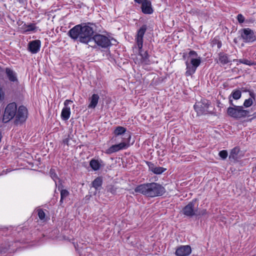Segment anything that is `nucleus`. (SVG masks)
<instances>
[{
	"label": "nucleus",
	"instance_id": "f257e3e1",
	"mask_svg": "<svg viewBox=\"0 0 256 256\" xmlns=\"http://www.w3.org/2000/svg\"><path fill=\"white\" fill-rule=\"evenodd\" d=\"M94 26L93 24H78L71 28L68 32V36L74 40H78L88 44L94 42L99 48H107L112 45L110 38L102 34L94 35Z\"/></svg>",
	"mask_w": 256,
	"mask_h": 256
},
{
	"label": "nucleus",
	"instance_id": "f03ea898",
	"mask_svg": "<svg viewBox=\"0 0 256 256\" xmlns=\"http://www.w3.org/2000/svg\"><path fill=\"white\" fill-rule=\"evenodd\" d=\"M134 192L148 197L154 198L162 196L166 192V189L160 184L151 182L137 186L134 188Z\"/></svg>",
	"mask_w": 256,
	"mask_h": 256
},
{
	"label": "nucleus",
	"instance_id": "7ed1b4c3",
	"mask_svg": "<svg viewBox=\"0 0 256 256\" xmlns=\"http://www.w3.org/2000/svg\"><path fill=\"white\" fill-rule=\"evenodd\" d=\"M227 114L236 119L245 118L250 116V110H244L243 106H238L228 107L227 109Z\"/></svg>",
	"mask_w": 256,
	"mask_h": 256
},
{
	"label": "nucleus",
	"instance_id": "20e7f679",
	"mask_svg": "<svg viewBox=\"0 0 256 256\" xmlns=\"http://www.w3.org/2000/svg\"><path fill=\"white\" fill-rule=\"evenodd\" d=\"M17 105L16 102L8 104L6 107L2 118V122L6 123L12 120L16 115Z\"/></svg>",
	"mask_w": 256,
	"mask_h": 256
},
{
	"label": "nucleus",
	"instance_id": "39448f33",
	"mask_svg": "<svg viewBox=\"0 0 256 256\" xmlns=\"http://www.w3.org/2000/svg\"><path fill=\"white\" fill-rule=\"evenodd\" d=\"M210 105V102L209 100L203 99L195 104L194 108L198 114H206L210 112L208 110Z\"/></svg>",
	"mask_w": 256,
	"mask_h": 256
},
{
	"label": "nucleus",
	"instance_id": "423d86ee",
	"mask_svg": "<svg viewBox=\"0 0 256 256\" xmlns=\"http://www.w3.org/2000/svg\"><path fill=\"white\" fill-rule=\"evenodd\" d=\"M196 199H194L186 205L182 209V214L188 217L192 218L198 216V210L195 208Z\"/></svg>",
	"mask_w": 256,
	"mask_h": 256
},
{
	"label": "nucleus",
	"instance_id": "0eeeda50",
	"mask_svg": "<svg viewBox=\"0 0 256 256\" xmlns=\"http://www.w3.org/2000/svg\"><path fill=\"white\" fill-rule=\"evenodd\" d=\"M201 62V58L198 56L197 58H192L190 60V63L188 61L186 62V76H190L193 74L197 68L200 65Z\"/></svg>",
	"mask_w": 256,
	"mask_h": 256
},
{
	"label": "nucleus",
	"instance_id": "6e6552de",
	"mask_svg": "<svg viewBox=\"0 0 256 256\" xmlns=\"http://www.w3.org/2000/svg\"><path fill=\"white\" fill-rule=\"evenodd\" d=\"M27 116L28 110L24 106H19L17 108L16 115L15 116V124H18L24 122L26 120Z\"/></svg>",
	"mask_w": 256,
	"mask_h": 256
},
{
	"label": "nucleus",
	"instance_id": "1a4fd4ad",
	"mask_svg": "<svg viewBox=\"0 0 256 256\" xmlns=\"http://www.w3.org/2000/svg\"><path fill=\"white\" fill-rule=\"evenodd\" d=\"M241 37L245 42H252L256 41V34L250 28H245L241 30Z\"/></svg>",
	"mask_w": 256,
	"mask_h": 256
},
{
	"label": "nucleus",
	"instance_id": "9d476101",
	"mask_svg": "<svg viewBox=\"0 0 256 256\" xmlns=\"http://www.w3.org/2000/svg\"><path fill=\"white\" fill-rule=\"evenodd\" d=\"M127 136H128V142H129V140L131 136L130 134H128ZM129 146L130 144L128 142L126 143V142H122L118 144H114L110 146L108 148L106 151V153L110 154L114 152H117L120 150L126 149Z\"/></svg>",
	"mask_w": 256,
	"mask_h": 256
},
{
	"label": "nucleus",
	"instance_id": "9b49d317",
	"mask_svg": "<svg viewBox=\"0 0 256 256\" xmlns=\"http://www.w3.org/2000/svg\"><path fill=\"white\" fill-rule=\"evenodd\" d=\"M147 30V26L146 24L142 25L140 28L138 30L136 37V43L138 49L142 48L143 46V37Z\"/></svg>",
	"mask_w": 256,
	"mask_h": 256
},
{
	"label": "nucleus",
	"instance_id": "f8f14e48",
	"mask_svg": "<svg viewBox=\"0 0 256 256\" xmlns=\"http://www.w3.org/2000/svg\"><path fill=\"white\" fill-rule=\"evenodd\" d=\"M191 252L190 246L188 245L181 246L176 248L175 254L177 256H187L191 253Z\"/></svg>",
	"mask_w": 256,
	"mask_h": 256
},
{
	"label": "nucleus",
	"instance_id": "ddd939ff",
	"mask_svg": "<svg viewBox=\"0 0 256 256\" xmlns=\"http://www.w3.org/2000/svg\"><path fill=\"white\" fill-rule=\"evenodd\" d=\"M41 42L36 40L30 42L28 44V50L32 54H36L40 51Z\"/></svg>",
	"mask_w": 256,
	"mask_h": 256
},
{
	"label": "nucleus",
	"instance_id": "4468645a",
	"mask_svg": "<svg viewBox=\"0 0 256 256\" xmlns=\"http://www.w3.org/2000/svg\"><path fill=\"white\" fill-rule=\"evenodd\" d=\"M72 102V101L66 100L64 102V107L63 108L61 113V117L63 120H68L70 115V108L68 106V105L70 103Z\"/></svg>",
	"mask_w": 256,
	"mask_h": 256
},
{
	"label": "nucleus",
	"instance_id": "2eb2a0df",
	"mask_svg": "<svg viewBox=\"0 0 256 256\" xmlns=\"http://www.w3.org/2000/svg\"><path fill=\"white\" fill-rule=\"evenodd\" d=\"M142 12L145 14H152L153 10L152 8L151 2L149 0H142Z\"/></svg>",
	"mask_w": 256,
	"mask_h": 256
},
{
	"label": "nucleus",
	"instance_id": "dca6fc26",
	"mask_svg": "<svg viewBox=\"0 0 256 256\" xmlns=\"http://www.w3.org/2000/svg\"><path fill=\"white\" fill-rule=\"evenodd\" d=\"M250 98L246 100L243 104V107L249 108L252 106L256 100V94L252 90H248Z\"/></svg>",
	"mask_w": 256,
	"mask_h": 256
},
{
	"label": "nucleus",
	"instance_id": "f3484780",
	"mask_svg": "<svg viewBox=\"0 0 256 256\" xmlns=\"http://www.w3.org/2000/svg\"><path fill=\"white\" fill-rule=\"evenodd\" d=\"M6 73L8 80L10 82H15L16 84L18 83L17 75L15 72H14L10 68H6Z\"/></svg>",
	"mask_w": 256,
	"mask_h": 256
},
{
	"label": "nucleus",
	"instance_id": "a211bd4d",
	"mask_svg": "<svg viewBox=\"0 0 256 256\" xmlns=\"http://www.w3.org/2000/svg\"><path fill=\"white\" fill-rule=\"evenodd\" d=\"M240 148L236 146L231 150L230 154L229 156V159L230 160H233L234 162L238 160L240 158Z\"/></svg>",
	"mask_w": 256,
	"mask_h": 256
},
{
	"label": "nucleus",
	"instance_id": "6ab92c4d",
	"mask_svg": "<svg viewBox=\"0 0 256 256\" xmlns=\"http://www.w3.org/2000/svg\"><path fill=\"white\" fill-rule=\"evenodd\" d=\"M100 97L97 94H93L91 98H90V103L88 106L89 108H94L99 100Z\"/></svg>",
	"mask_w": 256,
	"mask_h": 256
},
{
	"label": "nucleus",
	"instance_id": "aec40b11",
	"mask_svg": "<svg viewBox=\"0 0 256 256\" xmlns=\"http://www.w3.org/2000/svg\"><path fill=\"white\" fill-rule=\"evenodd\" d=\"M218 60L222 65L228 64L230 62L228 55L223 52H220L218 54Z\"/></svg>",
	"mask_w": 256,
	"mask_h": 256
},
{
	"label": "nucleus",
	"instance_id": "412c9836",
	"mask_svg": "<svg viewBox=\"0 0 256 256\" xmlns=\"http://www.w3.org/2000/svg\"><path fill=\"white\" fill-rule=\"evenodd\" d=\"M139 54L142 58V62L146 64H150V62L148 59L149 55L148 54L147 51L143 52L142 48H141L140 49H139Z\"/></svg>",
	"mask_w": 256,
	"mask_h": 256
},
{
	"label": "nucleus",
	"instance_id": "4be33fe9",
	"mask_svg": "<svg viewBox=\"0 0 256 256\" xmlns=\"http://www.w3.org/2000/svg\"><path fill=\"white\" fill-rule=\"evenodd\" d=\"M90 166L94 170H98L100 168V164L98 160L92 159L90 161Z\"/></svg>",
	"mask_w": 256,
	"mask_h": 256
},
{
	"label": "nucleus",
	"instance_id": "5701e85b",
	"mask_svg": "<svg viewBox=\"0 0 256 256\" xmlns=\"http://www.w3.org/2000/svg\"><path fill=\"white\" fill-rule=\"evenodd\" d=\"M126 132V128L124 127L118 126L114 130V133L116 136H118L124 134Z\"/></svg>",
	"mask_w": 256,
	"mask_h": 256
},
{
	"label": "nucleus",
	"instance_id": "b1692460",
	"mask_svg": "<svg viewBox=\"0 0 256 256\" xmlns=\"http://www.w3.org/2000/svg\"><path fill=\"white\" fill-rule=\"evenodd\" d=\"M102 180L100 177L95 178L92 182V186L96 190H98L102 186Z\"/></svg>",
	"mask_w": 256,
	"mask_h": 256
},
{
	"label": "nucleus",
	"instance_id": "393cba45",
	"mask_svg": "<svg viewBox=\"0 0 256 256\" xmlns=\"http://www.w3.org/2000/svg\"><path fill=\"white\" fill-rule=\"evenodd\" d=\"M211 45L212 46H216L218 48H220L222 47V42L216 37L214 38L211 42Z\"/></svg>",
	"mask_w": 256,
	"mask_h": 256
},
{
	"label": "nucleus",
	"instance_id": "a878e982",
	"mask_svg": "<svg viewBox=\"0 0 256 256\" xmlns=\"http://www.w3.org/2000/svg\"><path fill=\"white\" fill-rule=\"evenodd\" d=\"M60 202L62 204L63 202V200L69 195V192L66 190H60Z\"/></svg>",
	"mask_w": 256,
	"mask_h": 256
},
{
	"label": "nucleus",
	"instance_id": "bb28decb",
	"mask_svg": "<svg viewBox=\"0 0 256 256\" xmlns=\"http://www.w3.org/2000/svg\"><path fill=\"white\" fill-rule=\"evenodd\" d=\"M230 96H232L234 99L238 100L240 98L242 92L240 90H235L232 92Z\"/></svg>",
	"mask_w": 256,
	"mask_h": 256
},
{
	"label": "nucleus",
	"instance_id": "cd10ccee",
	"mask_svg": "<svg viewBox=\"0 0 256 256\" xmlns=\"http://www.w3.org/2000/svg\"><path fill=\"white\" fill-rule=\"evenodd\" d=\"M50 177L55 182L56 186V180H58V178L56 172L55 170L53 169V168H51L50 171Z\"/></svg>",
	"mask_w": 256,
	"mask_h": 256
},
{
	"label": "nucleus",
	"instance_id": "c85d7f7f",
	"mask_svg": "<svg viewBox=\"0 0 256 256\" xmlns=\"http://www.w3.org/2000/svg\"><path fill=\"white\" fill-rule=\"evenodd\" d=\"M166 170V168H162V167H156V166L154 169L153 172L155 174H160L164 172Z\"/></svg>",
	"mask_w": 256,
	"mask_h": 256
},
{
	"label": "nucleus",
	"instance_id": "c756f323",
	"mask_svg": "<svg viewBox=\"0 0 256 256\" xmlns=\"http://www.w3.org/2000/svg\"><path fill=\"white\" fill-rule=\"evenodd\" d=\"M36 28V27L34 25V24H30L26 26V32H32L35 30Z\"/></svg>",
	"mask_w": 256,
	"mask_h": 256
},
{
	"label": "nucleus",
	"instance_id": "7c9ffc66",
	"mask_svg": "<svg viewBox=\"0 0 256 256\" xmlns=\"http://www.w3.org/2000/svg\"><path fill=\"white\" fill-rule=\"evenodd\" d=\"M220 156L222 159H226L228 156V152L226 150H222L219 152Z\"/></svg>",
	"mask_w": 256,
	"mask_h": 256
},
{
	"label": "nucleus",
	"instance_id": "2f4dec72",
	"mask_svg": "<svg viewBox=\"0 0 256 256\" xmlns=\"http://www.w3.org/2000/svg\"><path fill=\"white\" fill-rule=\"evenodd\" d=\"M116 188L114 186H110L108 188V192L112 194H116Z\"/></svg>",
	"mask_w": 256,
	"mask_h": 256
},
{
	"label": "nucleus",
	"instance_id": "473e14b6",
	"mask_svg": "<svg viewBox=\"0 0 256 256\" xmlns=\"http://www.w3.org/2000/svg\"><path fill=\"white\" fill-rule=\"evenodd\" d=\"M237 20L240 24L243 23L245 20V18L242 14H238L236 17Z\"/></svg>",
	"mask_w": 256,
	"mask_h": 256
},
{
	"label": "nucleus",
	"instance_id": "72a5a7b5",
	"mask_svg": "<svg viewBox=\"0 0 256 256\" xmlns=\"http://www.w3.org/2000/svg\"><path fill=\"white\" fill-rule=\"evenodd\" d=\"M38 216L40 220H43L45 218V213L42 210H38Z\"/></svg>",
	"mask_w": 256,
	"mask_h": 256
},
{
	"label": "nucleus",
	"instance_id": "f704fd0d",
	"mask_svg": "<svg viewBox=\"0 0 256 256\" xmlns=\"http://www.w3.org/2000/svg\"><path fill=\"white\" fill-rule=\"evenodd\" d=\"M146 164H147L148 166L149 170L152 171L153 172L154 169V168L156 167L154 164H153L150 162H146Z\"/></svg>",
	"mask_w": 256,
	"mask_h": 256
},
{
	"label": "nucleus",
	"instance_id": "c9c22d12",
	"mask_svg": "<svg viewBox=\"0 0 256 256\" xmlns=\"http://www.w3.org/2000/svg\"><path fill=\"white\" fill-rule=\"evenodd\" d=\"M188 55L192 58H197L198 57L197 52L192 50L190 51Z\"/></svg>",
	"mask_w": 256,
	"mask_h": 256
},
{
	"label": "nucleus",
	"instance_id": "e433bc0d",
	"mask_svg": "<svg viewBox=\"0 0 256 256\" xmlns=\"http://www.w3.org/2000/svg\"><path fill=\"white\" fill-rule=\"evenodd\" d=\"M70 140V135L68 134V136H66V138L63 139L62 142L63 144H66L68 146Z\"/></svg>",
	"mask_w": 256,
	"mask_h": 256
},
{
	"label": "nucleus",
	"instance_id": "4c0bfd02",
	"mask_svg": "<svg viewBox=\"0 0 256 256\" xmlns=\"http://www.w3.org/2000/svg\"><path fill=\"white\" fill-rule=\"evenodd\" d=\"M206 210H203L201 211H198V213L199 214H198V216H201V215H204L206 214Z\"/></svg>",
	"mask_w": 256,
	"mask_h": 256
},
{
	"label": "nucleus",
	"instance_id": "58836bf2",
	"mask_svg": "<svg viewBox=\"0 0 256 256\" xmlns=\"http://www.w3.org/2000/svg\"><path fill=\"white\" fill-rule=\"evenodd\" d=\"M229 103L232 106H234L233 104L232 100L231 99V96H230L229 97Z\"/></svg>",
	"mask_w": 256,
	"mask_h": 256
},
{
	"label": "nucleus",
	"instance_id": "ea45409f",
	"mask_svg": "<svg viewBox=\"0 0 256 256\" xmlns=\"http://www.w3.org/2000/svg\"><path fill=\"white\" fill-rule=\"evenodd\" d=\"M240 62L241 63H242V64H248V65H249L250 64L248 63V60H244V62L243 61H242V60H240Z\"/></svg>",
	"mask_w": 256,
	"mask_h": 256
},
{
	"label": "nucleus",
	"instance_id": "a19ab883",
	"mask_svg": "<svg viewBox=\"0 0 256 256\" xmlns=\"http://www.w3.org/2000/svg\"><path fill=\"white\" fill-rule=\"evenodd\" d=\"M134 1L138 4H141L142 2V0H134Z\"/></svg>",
	"mask_w": 256,
	"mask_h": 256
},
{
	"label": "nucleus",
	"instance_id": "79ce46f5",
	"mask_svg": "<svg viewBox=\"0 0 256 256\" xmlns=\"http://www.w3.org/2000/svg\"><path fill=\"white\" fill-rule=\"evenodd\" d=\"M18 2L20 4H23L26 2L27 0H18Z\"/></svg>",
	"mask_w": 256,
	"mask_h": 256
},
{
	"label": "nucleus",
	"instance_id": "37998d69",
	"mask_svg": "<svg viewBox=\"0 0 256 256\" xmlns=\"http://www.w3.org/2000/svg\"><path fill=\"white\" fill-rule=\"evenodd\" d=\"M234 42H235L236 44V43L238 42H237V40H236V38H234Z\"/></svg>",
	"mask_w": 256,
	"mask_h": 256
},
{
	"label": "nucleus",
	"instance_id": "c03bdc74",
	"mask_svg": "<svg viewBox=\"0 0 256 256\" xmlns=\"http://www.w3.org/2000/svg\"><path fill=\"white\" fill-rule=\"evenodd\" d=\"M254 117L256 118V112L254 114Z\"/></svg>",
	"mask_w": 256,
	"mask_h": 256
},
{
	"label": "nucleus",
	"instance_id": "a18cd8bd",
	"mask_svg": "<svg viewBox=\"0 0 256 256\" xmlns=\"http://www.w3.org/2000/svg\"><path fill=\"white\" fill-rule=\"evenodd\" d=\"M186 57V54H184V55H183V58H184Z\"/></svg>",
	"mask_w": 256,
	"mask_h": 256
},
{
	"label": "nucleus",
	"instance_id": "49530a36",
	"mask_svg": "<svg viewBox=\"0 0 256 256\" xmlns=\"http://www.w3.org/2000/svg\"><path fill=\"white\" fill-rule=\"evenodd\" d=\"M3 71L2 69L1 68V67L0 66V72H2Z\"/></svg>",
	"mask_w": 256,
	"mask_h": 256
},
{
	"label": "nucleus",
	"instance_id": "de8ad7c7",
	"mask_svg": "<svg viewBox=\"0 0 256 256\" xmlns=\"http://www.w3.org/2000/svg\"><path fill=\"white\" fill-rule=\"evenodd\" d=\"M58 190H60V186H58Z\"/></svg>",
	"mask_w": 256,
	"mask_h": 256
}]
</instances>
